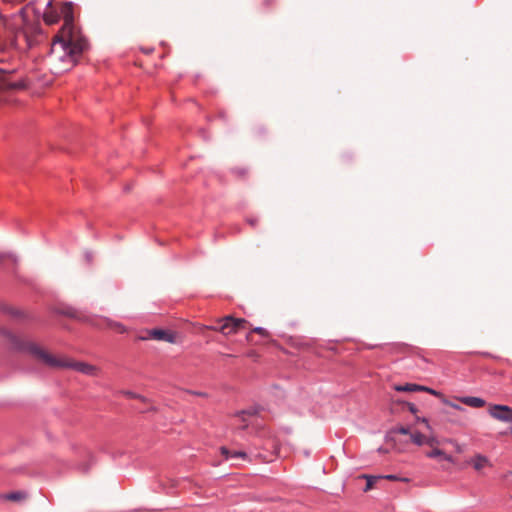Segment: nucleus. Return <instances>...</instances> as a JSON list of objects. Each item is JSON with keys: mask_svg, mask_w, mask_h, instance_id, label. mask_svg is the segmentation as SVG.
Listing matches in <instances>:
<instances>
[{"mask_svg": "<svg viewBox=\"0 0 512 512\" xmlns=\"http://www.w3.org/2000/svg\"><path fill=\"white\" fill-rule=\"evenodd\" d=\"M60 18L63 25L54 36L48 54V62L54 74H60L73 68L83 53L89 48L88 40L74 24L73 4L64 2L59 11H46L44 20L48 24L56 23Z\"/></svg>", "mask_w": 512, "mask_h": 512, "instance_id": "nucleus-1", "label": "nucleus"}, {"mask_svg": "<svg viewBox=\"0 0 512 512\" xmlns=\"http://www.w3.org/2000/svg\"><path fill=\"white\" fill-rule=\"evenodd\" d=\"M2 333L9 340L12 349L19 352H27L51 368L73 369L85 375L95 374L96 368L90 364L73 361L69 358H58L42 349L36 343L26 341L8 330H3Z\"/></svg>", "mask_w": 512, "mask_h": 512, "instance_id": "nucleus-2", "label": "nucleus"}, {"mask_svg": "<svg viewBox=\"0 0 512 512\" xmlns=\"http://www.w3.org/2000/svg\"><path fill=\"white\" fill-rule=\"evenodd\" d=\"M218 325L210 326L209 329L219 331L223 335H231L239 332L246 327L247 321L243 318H234L233 316H225L218 320Z\"/></svg>", "mask_w": 512, "mask_h": 512, "instance_id": "nucleus-3", "label": "nucleus"}, {"mask_svg": "<svg viewBox=\"0 0 512 512\" xmlns=\"http://www.w3.org/2000/svg\"><path fill=\"white\" fill-rule=\"evenodd\" d=\"M489 415L501 422L511 423L510 432L512 434V408L507 405L493 404L488 410Z\"/></svg>", "mask_w": 512, "mask_h": 512, "instance_id": "nucleus-4", "label": "nucleus"}, {"mask_svg": "<svg viewBox=\"0 0 512 512\" xmlns=\"http://www.w3.org/2000/svg\"><path fill=\"white\" fill-rule=\"evenodd\" d=\"M148 336L143 339H154L158 341H165L168 343H176V333L166 329L155 328L147 331Z\"/></svg>", "mask_w": 512, "mask_h": 512, "instance_id": "nucleus-5", "label": "nucleus"}, {"mask_svg": "<svg viewBox=\"0 0 512 512\" xmlns=\"http://www.w3.org/2000/svg\"><path fill=\"white\" fill-rule=\"evenodd\" d=\"M458 400L462 404L472 408H482L486 405V401L483 398L476 396H463L459 397Z\"/></svg>", "mask_w": 512, "mask_h": 512, "instance_id": "nucleus-6", "label": "nucleus"}, {"mask_svg": "<svg viewBox=\"0 0 512 512\" xmlns=\"http://www.w3.org/2000/svg\"><path fill=\"white\" fill-rule=\"evenodd\" d=\"M9 76H10V73L0 69V90L6 89V88L16 89V88L22 87V85L20 83H15V82L9 81V79H8Z\"/></svg>", "mask_w": 512, "mask_h": 512, "instance_id": "nucleus-7", "label": "nucleus"}, {"mask_svg": "<svg viewBox=\"0 0 512 512\" xmlns=\"http://www.w3.org/2000/svg\"><path fill=\"white\" fill-rule=\"evenodd\" d=\"M412 432H410V428L409 427H405V426H398V427H393L391 428L386 436H385V439L387 442H390V441H395V436L397 434H401V435H410Z\"/></svg>", "mask_w": 512, "mask_h": 512, "instance_id": "nucleus-8", "label": "nucleus"}, {"mask_svg": "<svg viewBox=\"0 0 512 512\" xmlns=\"http://www.w3.org/2000/svg\"><path fill=\"white\" fill-rule=\"evenodd\" d=\"M470 463L472 464L475 470L480 471L486 465H488L489 460L486 456L477 454L474 458L471 459Z\"/></svg>", "mask_w": 512, "mask_h": 512, "instance_id": "nucleus-9", "label": "nucleus"}, {"mask_svg": "<svg viewBox=\"0 0 512 512\" xmlns=\"http://www.w3.org/2000/svg\"><path fill=\"white\" fill-rule=\"evenodd\" d=\"M221 454L225 457V459H232V458H242L246 459L247 454L243 451H231L226 447L220 448Z\"/></svg>", "mask_w": 512, "mask_h": 512, "instance_id": "nucleus-10", "label": "nucleus"}, {"mask_svg": "<svg viewBox=\"0 0 512 512\" xmlns=\"http://www.w3.org/2000/svg\"><path fill=\"white\" fill-rule=\"evenodd\" d=\"M397 389L399 391H409V392H413V391H428L431 394H436V391H434L433 389H430V388H427V387H424V386H420V385H417V384H406L405 386L398 387Z\"/></svg>", "mask_w": 512, "mask_h": 512, "instance_id": "nucleus-11", "label": "nucleus"}, {"mask_svg": "<svg viewBox=\"0 0 512 512\" xmlns=\"http://www.w3.org/2000/svg\"><path fill=\"white\" fill-rule=\"evenodd\" d=\"M362 478L366 479V486L363 489L364 492H367L371 490L374 486V484L379 480L382 479V476H373V475H362Z\"/></svg>", "mask_w": 512, "mask_h": 512, "instance_id": "nucleus-12", "label": "nucleus"}, {"mask_svg": "<svg viewBox=\"0 0 512 512\" xmlns=\"http://www.w3.org/2000/svg\"><path fill=\"white\" fill-rule=\"evenodd\" d=\"M410 439L414 444L421 446L425 443L426 438L421 432L415 431L410 434Z\"/></svg>", "mask_w": 512, "mask_h": 512, "instance_id": "nucleus-13", "label": "nucleus"}, {"mask_svg": "<svg viewBox=\"0 0 512 512\" xmlns=\"http://www.w3.org/2000/svg\"><path fill=\"white\" fill-rule=\"evenodd\" d=\"M26 497V494L20 491L11 492L3 496L4 499L10 501H20Z\"/></svg>", "mask_w": 512, "mask_h": 512, "instance_id": "nucleus-14", "label": "nucleus"}, {"mask_svg": "<svg viewBox=\"0 0 512 512\" xmlns=\"http://www.w3.org/2000/svg\"><path fill=\"white\" fill-rule=\"evenodd\" d=\"M382 479H387V480H390V481H408L407 478H400L398 477L397 475H394V474H389V475H385V476H382Z\"/></svg>", "mask_w": 512, "mask_h": 512, "instance_id": "nucleus-15", "label": "nucleus"}, {"mask_svg": "<svg viewBox=\"0 0 512 512\" xmlns=\"http://www.w3.org/2000/svg\"><path fill=\"white\" fill-rule=\"evenodd\" d=\"M444 455V452L438 448L436 449H433L432 451H430L427 456L429 458H436V457H439V456H443Z\"/></svg>", "mask_w": 512, "mask_h": 512, "instance_id": "nucleus-16", "label": "nucleus"}, {"mask_svg": "<svg viewBox=\"0 0 512 512\" xmlns=\"http://www.w3.org/2000/svg\"><path fill=\"white\" fill-rule=\"evenodd\" d=\"M232 173L238 177H245L247 175V170L245 168H234L232 169Z\"/></svg>", "mask_w": 512, "mask_h": 512, "instance_id": "nucleus-17", "label": "nucleus"}, {"mask_svg": "<svg viewBox=\"0 0 512 512\" xmlns=\"http://www.w3.org/2000/svg\"><path fill=\"white\" fill-rule=\"evenodd\" d=\"M256 413V410H242L237 415L242 418L244 422H246L245 416L246 415H254Z\"/></svg>", "mask_w": 512, "mask_h": 512, "instance_id": "nucleus-18", "label": "nucleus"}, {"mask_svg": "<svg viewBox=\"0 0 512 512\" xmlns=\"http://www.w3.org/2000/svg\"><path fill=\"white\" fill-rule=\"evenodd\" d=\"M253 332L261 335L262 337H267L268 334H269L268 331L265 328H263V327H256V328H254Z\"/></svg>", "mask_w": 512, "mask_h": 512, "instance_id": "nucleus-19", "label": "nucleus"}, {"mask_svg": "<svg viewBox=\"0 0 512 512\" xmlns=\"http://www.w3.org/2000/svg\"><path fill=\"white\" fill-rule=\"evenodd\" d=\"M4 311H5L6 313H8V314H10V315L14 316V317H18V316H20V314H21L18 310L14 309V308H10V307H5V308H4Z\"/></svg>", "mask_w": 512, "mask_h": 512, "instance_id": "nucleus-20", "label": "nucleus"}, {"mask_svg": "<svg viewBox=\"0 0 512 512\" xmlns=\"http://www.w3.org/2000/svg\"><path fill=\"white\" fill-rule=\"evenodd\" d=\"M444 403L446 405L452 407L455 410L464 411V408L462 406H460L459 404H456V403H453V402H450V401H445Z\"/></svg>", "mask_w": 512, "mask_h": 512, "instance_id": "nucleus-21", "label": "nucleus"}, {"mask_svg": "<svg viewBox=\"0 0 512 512\" xmlns=\"http://www.w3.org/2000/svg\"><path fill=\"white\" fill-rule=\"evenodd\" d=\"M114 327L117 329L118 332L124 333L126 331L124 325L121 323H115Z\"/></svg>", "mask_w": 512, "mask_h": 512, "instance_id": "nucleus-22", "label": "nucleus"}, {"mask_svg": "<svg viewBox=\"0 0 512 512\" xmlns=\"http://www.w3.org/2000/svg\"><path fill=\"white\" fill-rule=\"evenodd\" d=\"M247 222L251 225V226H256L257 223H258V219L257 218H248L247 219Z\"/></svg>", "mask_w": 512, "mask_h": 512, "instance_id": "nucleus-23", "label": "nucleus"}, {"mask_svg": "<svg viewBox=\"0 0 512 512\" xmlns=\"http://www.w3.org/2000/svg\"><path fill=\"white\" fill-rule=\"evenodd\" d=\"M264 5L266 7L272 6L275 3V0H264Z\"/></svg>", "mask_w": 512, "mask_h": 512, "instance_id": "nucleus-24", "label": "nucleus"}, {"mask_svg": "<svg viewBox=\"0 0 512 512\" xmlns=\"http://www.w3.org/2000/svg\"><path fill=\"white\" fill-rule=\"evenodd\" d=\"M62 313L71 317L75 316L74 313L72 312V309L64 310Z\"/></svg>", "mask_w": 512, "mask_h": 512, "instance_id": "nucleus-25", "label": "nucleus"}, {"mask_svg": "<svg viewBox=\"0 0 512 512\" xmlns=\"http://www.w3.org/2000/svg\"><path fill=\"white\" fill-rule=\"evenodd\" d=\"M378 452H380V453H386V452H387V450H386V449H384V448H382V447H380V448H378Z\"/></svg>", "mask_w": 512, "mask_h": 512, "instance_id": "nucleus-26", "label": "nucleus"}, {"mask_svg": "<svg viewBox=\"0 0 512 512\" xmlns=\"http://www.w3.org/2000/svg\"><path fill=\"white\" fill-rule=\"evenodd\" d=\"M195 395H198V396H204L205 394L202 393V392H194Z\"/></svg>", "mask_w": 512, "mask_h": 512, "instance_id": "nucleus-27", "label": "nucleus"}, {"mask_svg": "<svg viewBox=\"0 0 512 512\" xmlns=\"http://www.w3.org/2000/svg\"><path fill=\"white\" fill-rule=\"evenodd\" d=\"M88 470H89V467L85 466L84 469H83V472H87Z\"/></svg>", "mask_w": 512, "mask_h": 512, "instance_id": "nucleus-28", "label": "nucleus"}, {"mask_svg": "<svg viewBox=\"0 0 512 512\" xmlns=\"http://www.w3.org/2000/svg\"><path fill=\"white\" fill-rule=\"evenodd\" d=\"M128 395L133 396V397L135 396V395H134L133 393H131V392H128Z\"/></svg>", "mask_w": 512, "mask_h": 512, "instance_id": "nucleus-29", "label": "nucleus"}]
</instances>
